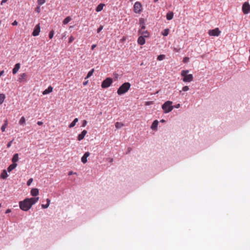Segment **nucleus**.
Segmentation results:
<instances>
[{"mask_svg":"<svg viewBox=\"0 0 250 250\" xmlns=\"http://www.w3.org/2000/svg\"><path fill=\"white\" fill-rule=\"evenodd\" d=\"M39 197L25 198L24 200L19 202L20 208L23 211H28L39 200Z\"/></svg>","mask_w":250,"mask_h":250,"instance_id":"nucleus-1","label":"nucleus"},{"mask_svg":"<svg viewBox=\"0 0 250 250\" xmlns=\"http://www.w3.org/2000/svg\"><path fill=\"white\" fill-rule=\"evenodd\" d=\"M130 86L131 84L129 83H125L118 88L117 90L118 94L119 95H121L122 94H125L129 89Z\"/></svg>","mask_w":250,"mask_h":250,"instance_id":"nucleus-2","label":"nucleus"},{"mask_svg":"<svg viewBox=\"0 0 250 250\" xmlns=\"http://www.w3.org/2000/svg\"><path fill=\"white\" fill-rule=\"evenodd\" d=\"M189 70H182L181 73V76L183 77V81L184 82H190L193 79V77L192 74H188Z\"/></svg>","mask_w":250,"mask_h":250,"instance_id":"nucleus-3","label":"nucleus"},{"mask_svg":"<svg viewBox=\"0 0 250 250\" xmlns=\"http://www.w3.org/2000/svg\"><path fill=\"white\" fill-rule=\"evenodd\" d=\"M172 102L167 101L162 106V108L165 113H169L173 109V106L172 105Z\"/></svg>","mask_w":250,"mask_h":250,"instance_id":"nucleus-4","label":"nucleus"},{"mask_svg":"<svg viewBox=\"0 0 250 250\" xmlns=\"http://www.w3.org/2000/svg\"><path fill=\"white\" fill-rule=\"evenodd\" d=\"M133 11L135 13L140 14L142 11V5L140 2L136 1L133 6Z\"/></svg>","mask_w":250,"mask_h":250,"instance_id":"nucleus-5","label":"nucleus"},{"mask_svg":"<svg viewBox=\"0 0 250 250\" xmlns=\"http://www.w3.org/2000/svg\"><path fill=\"white\" fill-rule=\"evenodd\" d=\"M113 82L112 79L110 78H107L102 83L101 86L103 88H106L111 85Z\"/></svg>","mask_w":250,"mask_h":250,"instance_id":"nucleus-6","label":"nucleus"},{"mask_svg":"<svg viewBox=\"0 0 250 250\" xmlns=\"http://www.w3.org/2000/svg\"><path fill=\"white\" fill-rule=\"evenodd\" d=\"M242 10L244 14H248L250 12V5L248 2H245L243 3Z\"/></svg>","mask_w":250,"mask_h":250,"instance_id":"nucleus-7","label":"nucleus"},{"mask_svg":"<svg viewBox=\"0 0 250 250\" xmlns=\"http://www.w3.org/2000/svg\"><path fill=\"white\" fill-rule=\"evenodd\" d=\"M221 33V31L218 28H216L214 29L209 30L208 31V34L210 36H219Z\"/></svg>","mask_w":250,"mask_h":250,"instance_id":"nucleus-8","label":"nucleus"},{"mask_svg":"<svg viewBox=\"0 0 250 250\" xmlns=\"http://www.w3.org/2000/svg\"><path fill=\"white\" fill-rule=\"evenodd\" d=\"M40 30H41V28H40V24H37L33 30V32L32 33V35L33 36H38L40 32Z\"/></svg>","mask_w":250,"mask_h":250,"instance_id":"nucleus-9","label":"nucleus"},{"mask_svg":"<svg viewBox=\"0 0 250 250\" xmlns=\"http://www.w3.org/2000/svg\"><path fill=\"white\" fill-rule=\"evenodd\" d=\"M139 33L141 37L144 38H148L149 37V33L146 30H139Z\"/></svg>","mask_w":250,"mask_h":250,"instance_id":"nucleus-10","label":"nucleus"},{"mask_svg":"<svg viewBox=\"0 0 250 250\" xmlns=\"http://www.w3.org/2000/svg\"><path fill=\"white\" fill-rule=\"evenodd\" d=\"M90 153L89 152H86L83 156L82 157V162L85 164L87 162V158L89 156Z\"/></svg>","mask_w":250,"mask_h":250,"instance_id":"nucleus-11","label":"nucleus"},{"mask_svg":"<svg viewBox=\"0 0 250 250\" xmlns=\"http://www.w3.org/2000/svg\"><path fill=\"white\" fill-rule=\"evenodd\" d=\"M86 133H87V131H86V130H83L81 132V134H80L78 135V140L79 141H81V140H83V139L84 138V137L85 135L86 134Z\"/></svg>","mask_w":250,"mask_h":250,"instance_id":"nucleus-12","label":"nucleus"},{"mask_svg":"<svg viewBox=\"0 0 250 250\" xmlns=\"http://www.w3.org/2000/svg\"><path fill=\"white\" fill-rule=\"evenodd\" d=\"M138 43L140 45H144L146 42L145 38L141 36L138 39Z\"/></svg>","mask_w":250,"mask_h":250,"instance_id":"nucleus-13","label":"nucleus"},{"mask_svg":"<svg viewBox=\"0 0 250 250\" xmlns=\"http://www.w3.org/2000/svg\"><path fill=\"white\" fill-rule=\"evenodd\" d=\"M19 160V154L15 153L12 158V162L13 164H17L16 162H18Z\"/></svg>","mask_w":250,"mask_h":250,"instance_id":"nucleus-14","label":"nucleus"},{"mask_svg":"<svg viewBox=\"0 0 250 250\" xmlns=\"http://www.w3.org/2000/svg\"><path fill=\"white\" fill-rule=\"evenodd\" d=\"M39 189L36 188H33L31 190V194L33 196H36L37 195H38L39 194Z\"/></svg>","mask_w":250,"mask_h":250,"instance_id":"nucleus-15","label":"nucleus"},{"mask_svg":"<svg viewBox=\"0 0 250 250\" xmlns=\"http://www.w3.org/2000/svg\"><path fill=\"white\" fill-rule=\"evenodd\" d=\"M20 68V64L19 63H16L14 68L13 69L12 72L14 74L17 73Z\"/></svg>","mask_w":250,"mask_h":250,"instance_id":"nucleus-16","label":"nucleus"},{"mask_svg":"<svg viewBox=\"0 0 250 250\" xmlns=\"http://www.w3.org/2000/svg\"><path fill=\"white\" fill-rule=\"evenodd\" d=\"M53 90V87L51 86H49L47 89H45L42 92L43 95H46L51 93Z\"/></svg>","mask_w":250,"mask_h":250,"instance_id":"nucleus-17","label":"nucleus"},{"mask_svg":"<svg viewBox=\"0 0 250 250\" xmlns=\"http://www.w3.org/2000/svg\"><path fill=\"white\" fill-rule=\"evenodd\" d=\"M104 6H105V4L104 3H100L99 4L96 8V12H99L101 11L103 9Z\"/></svg>","mask_w":250,"mask_h":250,"instance_id":"nucleus-18","label":"nucleus"},{"mask_svg":"<svg viewBox=\"0 0 250 250\" xmlns=\"http://www.w3.org/2000/svg\"><path fill=\"white\" fill-rule=\"evenodd\" d=\"M17 166V164H12L11 165H10L7 168V171L10 172H11L12 170H13L14 169H15Z\"/></svg>","mask_w":250,"mask_h":250,"instance_id":"nucleus-19","label":"nucleus"},{"mask_svg":"<svg viewBox=\"0 0 250 250\" xmlns=\"http://www.w3.org/2000/svg\"><path fill=\"white\" fill-rule=\"evenodd\" d=\"M158 125V122L157 120H155L151 125V128L153 130H155L157 128Z\"/></svg>","mask_w":250,"mask_h":250,"instance_id":"nucleus-20","label":"nucleus"},{"mask_svg":"<svg viewBox=\"0 0 250 250\" xmlns=\"http://www.w3.org/2000/svg\"><path fill=\"white\" fill-rule=\"evenodd\" d=\"M167 20H171L173 17V13L172 12H169L167 14Z\"/></svg>","mask_w":250,"mask_h":250,"instance_id":"nucleus-21","label":"nucleus"},{"mask_svg":"<svg viewBox=\"0 0 250 250\" xmlns=\"http://www.w3.org/2000/svg\"><path fill=\"white\" fill-rule=\"evenodd\" d=\"M8 176V175L7 174L6 171L5 170H3L1 174L0 177L1 178L4 179H6Z\"/></svg>","mask_w":250,"mask_h":250,"instance_id":"nucleus-22","label":"nucleus"},{"mask_svg":"<svg viewBox=\"0 0 250 250\" xmlns=\"http://www.w3.org/2000/svg\"><path fill=\"white\" fill-rule=\"evenodd\" d=\"M7 125H8V122H7V120H6L4 122V124L2 125V126L1 127V129L2 132L5 131V128H6Z\"/></svg>","mask_w":250,"mask_h":250,"instance_id":"nucleus-23","label":"nucleus"},{"mask_svg":"<svg viewBox=\"0 0 250 250\" xmlns=\"http://www.w3.org/2000/svg\"><path fill=\"white\" fill-rule=\"evenodd\" d=\"M26 76H27V75L25 73H22V74L21 75V77L19 79V81L20 82H22L25 79V78H26Z\"/></svg>","mask_w":250,"mask_h":250,"instance_id":"nucleus-24","label":"nucleus"},{"mask_svg":"<svg viewBox=\"0 0 250 250\" xmlns=\"http://www.w3.org/2000/svg\"><path fill=\"white\" fill-rule=\"evenodd\" d=\"M78 121V118H75L73 121L69 125V127L70 128H71L73 126H74L76 124V123H77Z\"/></svg>","mask_w":250,"mask_h":250,"instance_id":"nucleus-25","label":"nucleus"},{"mask_svg":"<svg viewBox=\"0 0 250 250\" xmlns=\"http://www.w3.org/2000/svg\"><path fill=\"white\" fill-rule=\"evenodd\" d=\"M46 201H47V204L46 205H43L42 204V208H46L48 207V206H49V204H50V199H49L48 198H47L46 199Z\"/></svg>","mask_w":250,"mask_h":250,"instance_id":"nucleus-26","label":"nucleus"},{"mask_svg":"<svg viewBox=\"0 0 250 250\" xmlns=\"http://www.w3.org/2000/svg\"><path fill=\"white\" fill-rule=\"evenodd\" d=\"M94 72V68H93V69H92L90 71H89L88 72V74H87V76H86V77H85V79H88V78H89V77H90L93 75V74Z\"/></svg>","mask_w":250,"mask_h":250,"instance_id":"nucleus-27","label":"nucleus"},{"mask_svg":"<svg viewBox=\"0 0 250 250\" xmlns=\"http://www.w3.org/2000/svg\"><path fill=\"white\" fill-rule=\"evenodd\" d=\"M115 126L116 128H120L124 126V124L123 123L120 122H116L115 123Z\"/></svg>","mask_w":250,"mask_h":250,"instance_id":"nucleus-28","label":"nucleus"},{"mask_svg":"<svg viewBox=\"0 0 250 250\" xmlns=\"http://www.w3.org/2000/svg\"><path fill=\"white\" fill-rule=\"evenodd\" d=\"M169 32V30L168 29H165L162 32V34L164 36H167Z\"/></svg>","mask_w":250,"mask_h":250,"instance_id":"nucleus-29","label":"nucleus"},{"mask_svg":"<svg viewBox=\"0 0 250 250\" xmlns=\"http://www.w3.org/2000/svg\"><path fill=\"white\" fill-rule=\"evenodd\" d=\"M71 20V18L70 17H66L64 20H63V24H67Z\"/></svg>","mask_w":250,"mask_h":250,"instance_id":"nucleus-30","label":"nucleus"},{"mask_svg":"<svg viewBox=\"0 0 250 250\" xmlns=\"http://www.w3.org/2000/svg\"><path fill=\"white\" fill-rule=\"evenodd\" d=\"M25 123V119L24 117H22L19 121V124L21 125H22L24 124Z\"/></svg>","mask_w":250,"mask_h":250,"instance_id":"nucleus-31","label":"nucleus"},{"mask_svg":"<svg viewBox=\"0 0 250 250\" xmlns=\"http://www.w3.org/2000/svg\"><path fill=\"white\" fill-rule=\"evenodd\" d=\"M165 57L166 56L165 55H163V54L160 55L158 56L157 60L158 61H162L163 60H164L165 58Z\"/></svg>","mask_w":250,"mask_h":250,"instance_id":"nucleus-32","label":"nucleus"},{"mask_svg":"<svg viewBox=\"0 0 250 250\" xmlns=\"http://www.w3.org/2000/svg\"><path fill=\"white\" fill-rule=\"evenodd\" d=\"M33 180V178H30L27 182V185L28 186H29L31 183H32Z\"/></svg>","mask_w":250,"mask_h":250,"instance_id":"nucleus-33","label":"nucleus"},{"mask_svg":"<svg viewBox=\"0 0 250 250\" xmlns=\"http://www.w3.org/2000/svg\"><path fill=\"white\" fill-rule=\"evenodd\" d=\"M54 34V33L53 30H52L50 32L49 34V37L50 39H51L53 37Z\"/></svg>","mask_w":250,"mask_h":250,"instance_id":"nucleus-34","label":"nucleus"},{"mask_svg":"<svg viewBox=\"0 0 250 250\" xmlns=\"http://www.w3.org/2000/svg\"><path fill=\"white\" fill-rule=\"evenodd\" d=\"M45 2V0H38V3L39 5H41L44 4Z\"/></svg>","mask_w":250,"mask_h":250,"instance_id":"nucleus-35","label":"nucleus"},{"mask_svg":"<svg viewBox=\"0 0 250 250\" xmlns=\"http://www.w3.org/2000/svg\"><path fill=\"white\" fill-rule=\"evenodd\" d=\"M139 21L141 25L145 24V20L143 18H141Z\"/></svg>","mask_w":250,"mask_h":250,"instance_id":"nucleus-36","label":"nucleus"},{"mask_svg":"<svg viewBox=\"0 0 250 250\" xmlns=\"http://www.w3.org/2000/svg\"><path fill=\"white\" fill-rule=\"evenodd\" d=\"M183 61L184 63H187L189 61V58L187 57H186L184 58Z\"/></svg>","mask_w":250,"mask_h":250,"instance_id":"nucleus-37","label":"nucleus"},{"mask_svg":"<svg viewBox=\"0 0 250 250\" xmlns=\"http://www.w3.org/2000/svg\"><path fill=\"white\" fill-rule=\"evenodd\" d=\"M183 91H187L189 90V87L188 86H185L182 88Z\"/></svg>","mask_w":250,"mask_h":250,"instance_id":"nucleus-38","label":"nucleus"},{"mask_svg":"<svg viewBox=\"0 0 250 250\" xmlns=\"http://www.w3.org/2000/svg\"><path fill=\"white\" fill-rule=\"evenodd\" d=\"M74 40V38L73 36H71L69 39L68 42L69 43H71Z\"/></svg>","mask_w":250,"mask_h":250,"instance_id":"nucleus-39","label":"nucleus"},{"mask_svg":"<svg viewBox=\"0 0 250 250\" xmlns=\"http://www.w3.org/2000/svg\"><path fill=\"white\" fill-rule=\"evenodd\" d=\"M103 29V26L100 25V27L97 29V32L99 33Z\"/></svg>","mask_w":250,"mask_h":250,"instance_id":"nucleus-40","label":"nucleus"},{"mask_svg":"<svg viewBox=\"0 0 250 250\" xmlns=\"http://www.w3.org/2000/svg\"><path fill=\"white\" fill-rule=\"evenodd\" d=\"M13 140H14V139H13L11 141L9 142L7 144V148H9V147H10L11 146V144H12V142H13Z\"/></svg>","mask_w":250,"mask_h":250,"instance_id":"nucleus-41","label":"nucleus"},{"mask_svg":"<svg viewBox=\"0 0 250 250\" xmlns=\"http://www.w3.org/2000/svg\"><path fill=\"white\" fill-rule=\"evenodd\" d=\"M35 11L37 13H40V7L39 6H37L36 9Z\"/></svg>","mask_w":250,"mask_h":250,"instance_id":"nucleus-42","label":"nucleus"},{"mask_svg":"<svg viewBox=\"0 0 250 250\" xmlns=\"http://www.w3.org/2000/svg\"><path fill=\"white\" fill-rule=\"evenodd\" d=\"M87 124V121L86 120H83L82 124V126L84 127Z\"/></svg>","mask_w":250,"mask_h":250,"instance_id":"nucleus-43","label":"nucleus"},{"mask_svg":"<svg viewBox=\"0 0 250 250\" xmlns=\"http://www.w3.org/2000/svg\"><path fill=\"white\" fill-rule=\"evenodd\" d=\"M152 103V102L149 101V102H146L145 104V105H148L151 104Z\"/></svg>","mask_w":250,"mask_h":250,"instance_id":"nucleus-44","label":"nucleus"},{"mask_svg":"<svg viewBox=\"0 0 250 250\" xmlns=\"http://www.w3.org/2000/svg\"><path fill=\"white\" fill-rule=\"evenodd\" d=\"M145 25L144 24L141 25V28L140 30H145Z\"/></svg>","mask_w":250,"mask_h":250,"instance_id":"nucleus-45","label":"nucleus"},{"mask_svg":"<svg viewBox=\"0 0 250 250\" xmlns=\"http://www.w3.org/2000/svg\"><path fill=\"white\" fill-rule=\"evenodd\" d=\"M11 210L10 209H7L6 211H5V213L7 214V213H9L10 212H11Z\"/></svg>","mask_w":250,"mask_h":250,"instance_id":"nucleus-46","label":"nucleus"},{"mask_svg":"<svg viewBox=\"0 0 250 250\" xmlns=\"http://www.w3.org/2000/svg\"><path fill=\"white\" fill-rule=\"evenodd\" d=\"M37 124L39 125H41L43 124V123L41 121H38L37 122Z\"/></svg>","mask_w":250,"mask_h":250,"instance_id":"nucleus-47","label":"nucleus"},{"mask_svg":"<svg viewBox=\"0 0 250 250\" xmlns=\"http://www.w3.org/2000/svg\"><path fill=\"white\" fill-rule=\"evenodd\" d=\"M18 24V22L16 21H15L13 23L12 25H17Z\"/></svg>","mask_w":250,"mask_h":250,"instance_id":"nucleus-48","label":"nucleus"},{"mask_svg":"<svg viewBox=\"0 0 250 250\" xmlns=\"http://www.w3.org/2000/svg\"><path fill=\"white\" fill-rule=\"evenodd\" d=\"M96 44H93L91 46V49L92 50H93L96 47Z\"/></svg>","mask_w":250,"mask_h":250,"instance_id":"nucleus-49","label":"nucleus"},{"mask_svg":"<svg viewBox=\"0 0 250 250\" xmlns=\"http://www.w3.org/2000/svg\"><path fill=\"white\" fill-rule=\"evenodd\" d=\"M3 73H4V71H3V70L1 71L0 72V77L1 76H2V75L3 74Z\"/></svg>","mask_w":250,"mask_h":250,"instance_id":"nucleus-50","label":"nucleus"},{"mask_svg":"<svg viewBox=\"0 0 250 250\" xmlns=\"http://www.w3.org/2000/svg\"><path fill=\"white\" fill-rule=\"evenodd\" d=\"M87 83H88V81L83 82V85H87Z\"/></svg>","mask_w":250,"mask_h":250,"instance_id":"nucleus-51","label":"nucleus"},{"mask_svg":"<svg viewBox=\"0 0 250 250\" xmlns=\"http://www.w3.org/2000/svg\"><path fill=\"white\" fill-rule=\"evenodd\" d=\"M180 104H178L176 105H175V107L179 108L180 107Z\"/></svg>","mask_w":250,"mask_h":250,"instance_id":"nucleus-52","label":"nucleus"},{"mask_svg":"<svg viewBox=\"0 0 250 250\" xmlns=\"http://www.w3.org/2000/svg\"><path fill=\"white\" fill-rule=\"evenodd\" d=\"M7 0H2L1 4H2L3 3L5 2Z\"/></svg>","mask_w":250,"mask_h":250,"instance_id":"nucleus-53","label":"nucleus"},{"mask_svg":"<svg viewBox=\"0 0 250 250\" xmlns=\"http://www.w3.org/2000/svg\"><path fill=\"white\" fill-rule=\"evenodd\" d=\"M161 122L162 123H164L165 121L164 119H162V120H161Z\"/></svg>","mask_w":250,"mask_h":250,"instance_id":"nucleus-54","label":"nucleus"},{"mask_svg":"<svg viewBox=\"0 0 250 250\" xmlns=\"http://www.w3.org/2000/svg\"><path fill=\"white\" fill-rule=\"evenodd\" d=\"M159 0H154V2H156L158 1Z\"/></svg>","mask_w":250,"mask_h":250,"instance_id":"nucleus-55","label":"nucleus"},{"mask_svg":"<svg viewBox=\"0 0 250 250\" xmlns=\"http://www.w3.org/2000/svg\"><path fill=\"white\" fill-rule=\"evenodd\" d=\"M72 174V172H69V175H70V174Z\"/></svg>","mask_w":250,"mask_h":250,"instance_id":"nucleus-56","label":"nucleus"}]
</instances>
